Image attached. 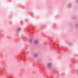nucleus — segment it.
Wrapping results in <instances>:
<instances>
[{
  "label": "nucleus",
  "mask_w": 78,
  "mask_h": 78,
  "mask_svg": "<svg viewBox=\"0 0 78 78\" xmlns=\"http://www.w3.org/2000/svg\"><path fill=\"white\" fill-rule=\"evenodd\" d=\"M38 42V41H34V43L35 44H37Z\"/></svg>",
  "instance_id": "nucleus-1"
},
{
  "label": "nucleus",
  "mask_w": 78,
  "mask_h": 78,
  "mask_svg": "<svg viewBox=\"0 0 78 78\" xmlns=\"http://www.w3.org/2000/svg\"><path fill=\"white\" fill-rule=\"evenodd\" d=\"M20 30V28H18V31H19Z\"/></svg>",
  "instance_id": "nucleus-2"
}]
</instances>
